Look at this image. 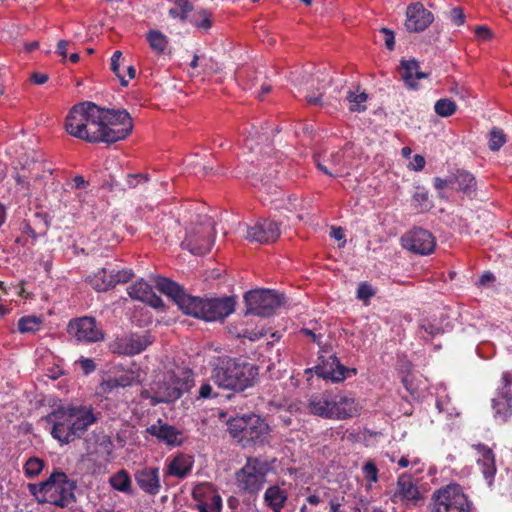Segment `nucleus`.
Instances as JSON below:
<instances>
[{"label": "nucleus", "mask_w": 512, "mask_h": 512, "mask_svg": "<svg viewBox=\"0 0 512 512\" xmlns=\"http://www.w3.org/2000/svg\"><path fill=\"white\" fill-rule=\"evenodd\" d=\"M157 289L167 295L186 315L205 321L223 320L235 311L234 296L201 298L188 294L183 286L166 277L156 279Z\"/></svg>", "instance_id": "nucleus-1"}, {"label": "nucleus", "mask_w": 512, "mask_h": 512, "mask_svg": "<svg viewBox=\"0 0 512 512\" xmlns=\"http://www.w3.org/2000/svg\"><path fill=\"white\" fill-rule=\"evenodd\" d=\"M99 413L92 405H60L46 416L51 425L50 434L61 445L81 439L89 428L98 421Z\"/></svg>", "instance_id": "nucleus-2"}, {"label": "nucleus", "mask_w": 512, "mask_h": 512, "mask_svg": "<svg viewBox=\"0 0 512 512\" xmlns=\"http://www.w3.org/2000/svg\"><path fill=\"white\" fill-rule=\"evenodd\" d=\"M102 113V107L93 102L78 103L70 109L65 129L71 136L89 143H107Z\"/></svg>", "instance_id": "nucleus-3"}, {"label": "nucleus", "mask_w": 512, "mask_h": 512, "mask_svg": "<svg viewBox=\"0 0 512 512\" xmlns=\"http://www.w3.org/2000/svg\"><path fill=\"white\" fill-rule=\"evenodd\" d=\"M259 367L241 359L223 357L212 370L211 379L220 388L244 391L257 383Z\"/></svg>", "instance_id": "nucleus-4"}, {"label": "nucleus", "mask_w": 512, "mask_h": 512, "mask_svg": "<svg viewBox=\"0 0 512 512\" xmlns=\"http://www.w3.org/2000/svg\"><path fill=\"white\" fill-rule=\"evenodd\" d=\"M28 487L38 503H49L65 508L76 501V483L62 471H55L47 480L39 484H29Z\"/></svg>", "instance_id": "nucleus-5"}, {"label": "nucleus", "mask_w": 512, "mask_h": 512, "mask_svg": "<svg viewBox=\"0 0 512 512\" xmlns=\"http://www.w3.org/2000/svg\"><path fill=\"white\" fill-rule=\"evenodd\" d=\"M227 430L243 447L263 444L269 433V426L260 416L249 414L236 416L227 421Z\"/></svg>", "instance_id": "nucleus-6"}, {"label": "nucleus", "mask_w": 512, "mask_h": 512, "mask_svg": "<svg viewBox=\"0 0 512 512\" xmlns=\"http://www.w3.org/2000/svg\"><path fill=\"white\" fill-rule=\"evenodd\" d=\"M472 502L458 483L436 489L431 495L430 512H471Z\"/></svg>", "instance_id": "nucleus-7"}, {"label": "nucleus", "mask_w": 512, "mask_h": 512, "mask_svg": "<svg viewBox=\"0 0 512 512\" xmlns=\"http://www.w3.org/2000/svg\"><path fill=\"white\" fill-rule=\"evenodd\" d=\"M214 221L207 215H198L196 223L187 230L181 246L192 254L202 256L214 242Z\"/></svg>", "instance_id": "nucleus-8"}, {"label": "nucleus", "mask_w": 512, "mask_h": 512, "mask_svg": "<svg viewBox=\"0 0 512 512\" xmlns=\"http://www.w3.org/2000/svg\"><path fill=\"white\" fill-rule=\"evenodd\" d=\"M285 297L274 290L256 289L245 293L244 302L246 309L244 316L255 315L269 317L277 308L284 304Z\"/></svg>", "instance_id": "nucleus-9"}, {"label": "nucleus", "mask_w": 512, "mask_h": 512, "mask_svg": "<svg viewBox=\"0 0 512 512\" xmlns=\"http://www.w3.org/2000/svg\"><path fill=\"white\" fill-rule=\"evenodd\" d=\"M270 465L266 460L249 457L245 465L236 472L238 487L246 493L257 494L264 486Z\"/></svg>", "instance_id": "nucleus-10"}, {"label": "nucleus", "mask_w": 512, "mask_h": 512, "mask_svg": "<svg viewBox=\"0 0 512 512\" xmlns=\"http://www.w3.org/2000/svg\"><path fill=\"white\" fill-rule=\"evenodd\" d=\"M103 123L106 130L107 144L125 139L133 129L130 114L125 109L102 107Z\"/></svg>", "instance_id": "nucleus-11"}, {"label": "nucleus", "mask_w": 512, "mask_h": 512, "mask_svg": "<svg viewBox=\"0 0 512 512\" xmlns=\"http://www.w3.org/2000/svg\"><path fill=\"white\" fill-rule=\"evenodd\" d=\"M423 500L424 497L414 481L413 476L407 472L398 475L391 501L396 504L401 503L407 507H416L420 505Z\"/></svg>", "instance_id": "nucleus-12"}, {"label": "nucleus", "mask_w": 512, "mask_h": 512, "mask_svg": "<svg viewBox=\"0 0 512 512\" xmlns=\"http://www.w3.org/2000/svg\"><path fill=\"white\" fill-rule=\"evenodd\" d=\"M313 370L319 377L334 383L342 382L356 374V369L344 366L336 354H320L319 362L313 367Z\"/></svg>", "instance_id": "nucleus-13"}, {"label": "nucleus", "mask_w": 512, "mask_h": 512, "mask_svg": "<svg viewBox=\"0 0 512 512\" xmlns=\"http://www.w3.org/2000/svg\"><path fill=\"white\" fill-rule=\"evenodd\" d=\"M67 331L77 341L89 343L102 341L105 336L102 327L97 323L96 319L89 316L71 320Z\"/></svg>", "instance_id": "nucleus-14"}, {"label": "nucleus", "mask_w": 512, "mask_h": 512, "mask_svg": "<svg viewBox=\"0 0 512 512\" xmlns=\"http://www.w3.org/2000/svg\"><path fill=\"white\" fill-rule=\"evenodd\" d=\"M185 376V381L180 385L178 378L171 377L168 381L157 384L154 395L150 396L151 405L155 406L160 403L175 402L188 389L189 382L192 381V372L189 370Z\"/></svg>", "instance_id": "nucleus-15"}, {"label": "nucleus", "mask_w": 512, "mask_h": 512, "mask_svg": "<svg viewBox=\"0 0 512 512\" xmlns=\"http://www.w3.org/2000/svg\"><path fill=\"white\" fill-rule=\"evenodd\" d=\"M401 244L415 254L428 255L434 251L436 242L428 230L415 227L401 237Z\"/></svg>", "instance_id": "nucleus-16"}, {"label": "nucleus", "mask_w": 512, "mask_h": 512, "mask_svg": "<svg viewBox=\"0 0 512 512\" xmlns=\"http://www.w3.org/2000/svg\"><path fill=\"white\" fill-rule=\"evenodd\" d=\"M195 507L199 512H221L222 498L211 484H200L193 489Z\"/></svg>", "instance_id": "nucleus-17"}, {"label": "nucleus", "mask_w": 512, "mask_h": 512, "mask_svg": "<svg viewBox=\"0 0 512 512\" xmlns=\"http://www.w3.org/2000/svg\"><path fill=\"white\" fill-rule=\"evenodd\" d=\"M495 418L506 422L512 415V374L502 375V387L499 388L498 398L493 399Z\"/></svg>", "instance_id": "nucleus-18"}, {"label": "nucleus", "mask_w": 512, "mask_h": 512, "mask_svg": "<svg viewBox=\"0 0 512 512\" xmlns=\"http://www.w3.org/2000/svg\"><path fill=\"white\" fill-rule=\"evenodd\" d=\"M334 392L325 390L308 396L306 410L310 415L333 420Z\"/></svg>", "instance_id": "nucleus-19"}, {"label": "nucleus", "mask_w": 512, "mask_h": 512, "mask_svg": "<svg viewBox=\"0 0 512 512\" xmlns=\"http://www.w3.org/2000/svg\"><path fill=\"white\" fill-rule=\"evenodd\" d=\"M433 20V14L426 10L421 2L412 3L406 9L405 27L409 32L424 31Z\"/></svg>", "instance_id": "nucleus-20"}, {"label": "nucleus", "mask_w": 512, "mask_h": 512, "mask_svg": "<svg viewBox=\"0 0 512 512\" xmlns=\"http://www.w3.org/2000/svg\"><path fill=\"white\" fill-rule=\"evenodd\" d=\"M333 420H346L360 415L362 406L351 393H334Z\"/></svg>", "instance_id": "nucleus-21"}, {"label": "nucleus", "mask_w": 512, "mask_h": 512, "mask_svg": "<svg viewBox=\"0 0 512 512\" xmlns=\"http://www.w3.org/2000/svg\"><path fill=\"white\" fill-rule=\"evenodd\" d=\"M134 479L138 487L148 495L155 496L161 490L158 467L145 466L137 469L134 473Z\"/></svg>", "instance_id": "nucleus-22"}, {"label": "nucleus", "mask_w": 512, "mask_h": 512, "mask_svg": "<svg viewBox=\"0 0 512 512\" xmlns=\"http://www.w3.org/2000/svg\"><path fill=\"white\" fill-rule=\"evenodd\" d=\"M153 342L150 334H130L117 338L110 346L111 352H142Z\"/></svg>", "instance_id": "nucleus-23"}, {"label": "nucleus", "mask_w": 512, "mask_h": 512, "mask_svg": "<svg viewBox=\"0 0 512 512\" xmlns=\"http://www.w3.org/2000/svg\"><path fill=\"white\" fill-rule=\"evenodd\" d=\"M280 236L279 223L272 220H262L247 231V238L261 244L276 241Z\"/></svg>", "instance_id": "nucleus-24"}, {"label": "nucleus", "mask_w": 512, "mask_h": 512, "mask_svg": "<svg viewBox=\"0 0 512 512\" xmlns=\"http://www.w3.org/2000/svg\"><path fill=\"white\" fill-rule=\"evenodd\" d=\"M472 448L478 454L477 464L480 466L485 479L491 484L497 471L493 450L483 443L473 444Z\"/></svg>", "instance_id": "nucleus-25"}, {"label": "nucleus", "mask_w": 512, "mask_h": 512, "mask_svg": "<svg viewBox=\"0 0 512 512\" xmlns=\"http://www.w3.org/2000/svg\"><path fill=\"white\" fill-rule=\"evenodd\" d=\"M146 431L169 446H180L182 444V432L172 425L162 423L161 420H158V424L149 426Z\"/></svg>", "instance_id": "nucleus-26"}, {"label": "nucleus", "mask_w": 512, "mask_h": 512, "mask_svg": "<svg viewBox=\"0 0 512 512\" xmlns=\"http://www.w3.org/2000/svg\"><path fill=\"white\" fill-rule=\"evenodd\" d=\"M399 72L401 79L409 89L418 88V83L415 79H425L430 75V72L420 71L419 62L416 59H402L400 61Z\"/></svg>", "instance_id": "nucleus-27"}, {"label": "nucleus", "mask_w": 512, "mask_h": 512, "mask_svg": "<svg viewBox=\"0 0 512 512\" xmlns=\"http://www.w3.org/2000/svg\"><path fill=\"white\" fill-rule=\"evenodd\" d=\"M263 500L272 512H282L288 500V491L279 485H271L265 490Z\"/></svg>", "instance_id": "nucleus-28"}, {"label": "nucleus", "mask_w": 512, "mask_h": 512, "mask_svg": "<svg viewBox=\"0 0 512 512\" xmlns=\"http://www.w3.org/2000/svg\"><path fill=\"white\" fill-rule=\"evenodd\" d=\"M192 469V462L188 457L180 454L173 458L167 467V475L178 478L186 477Z\"/></svg>", "instance_id": "nucleus-29"}, {"label": "nucleus", "mask_w": 512, "mask_h": 512, "mask_svg": "<svg viewBox=\"0 0 512 512\" xmlns=\"http://www.w3.org/2000/svg\"><path fill=\"white\" fill-rule=\"evenodd\" d=\"M270 141L267 127H261L260 129L256 126H252L248 131V135L244 139V145L251 152L255 151L257 146L260 144L268 143Z\"/></svg>", "instance_id": "nucleus-30"}, {"label": "nucleus", "mask_w": 512, "mask_h": 512, "mask_svg": "<svg viewBox=\"0 0 512 512\" xmlns=\"http://www.w3.org/2000/svg\"><path fill=\"white\" fill-rule=\"evenodd\" d=\"M109 483L114 490L127 495H133L132 480L125 469H121L113 474L109 479Z\"/></svg>", "instance_id": "nucleus-31"}, {"label": "nucleus", "mask_w": 512, "mask_h": 512, "mask_svg": "<svg viewBox=\"0 0 512 512\" xmlns=\"http://www.w3.org/2000/svg\"><path fill=\"white\" fill-rule=\"evenodd\" d=\"M453 182L457 183L459 189L462 190L469 197L474 194L476 191V179L475 177L466 170L458 169L455 174H453Z\"/></svg>", "instance_id": "nucleus-32"}, {"label": "nucleus", "mask_w": 512, "mask_h": 512, "mask_svg": "<svg viewBox=\"0 0 512 512\" xmlns=\"http://www.w3.org/2000/svg\"><path fill=\"white\" fill-rule=\"evenodd\" d=\"M146 39L151 49L157 54H164L168 48V38L159 30H150L146 34Z\"/></svg>", "instance_id": "nucleus-33"}, {"label": "nucleus", "mask_w": 512, "mask_h": 512, "mask_svg": "<svg viewBox=\"0 0 512 512\" xmlns=\"http://www.w3.org/2000/svg\"><path fill=\"white\" fill-rule=\"evenodd\" d=\"M134 378L128 375H121L119 377L108 378L101 384L102 390L105 393H110L118 387H128L133 384Z\"/></svg>", "instance_id": "nucleus-34"}, {"label": "nucleus", "mask_w": 512, "mask_h": 512, "mask_svg": "<svg viewBox=\"0 0 512 512\" xmlns=\"http://www.w3.org/2000/svg\"><path fill=\"white\" fill-rule=\"evenodd\" d=\"M109 280H115V278H113V270L108 268H102L89 279L90 284L97 291H107L109 288H100V286L104 285Z\"/></svg>", "instance_id": "nucleus-35"}, {"label": "nucleus", "mask_w": 512, "mask_h": 512, "mask_svg": "<svg viewBox=\"0 0 512 512\" xmlns=\"http://www.w3.org/2000/svg\"><path fill=\"white\" fill-rule=\"evenodd\" d=\"M42 319L37 316H24L18 321V330L21 333L35 332L40 329Z\"/></svg>", "instance_id": "nucleus-36"}, {"label": "nucleus", "mask_w": 512, "mask_h": 512, "mask_svg": "<svg viewBox=\"0 0 512 512\" xmlns=\"http://www.w3.org/2000/svg\"><path fill=\"white\" fill-rule=\"evenodd\" d=\"M153 288L144 281H139L128 288V294L131 298L144 302Z\"/></svg>", "instance_id": "nucleus-37"}, {"label": "nucleus", "mask_w": 512, "mask_h": 512, "mask_svg": "<svg viewBox=\"0 0 512 512\" xmlns=\"http://www.w3.org/2000/svg\"><path fill=\"white\" fill-rule=\"evenodd\" d=\"M251 184L258 188L260 192L267 195H276L278 193V187L275 183L270 180H265L259 177L257 174L251 176Z\"/></svg>", "instance_id": "nucleus-38"}, {"label": "nucleus", "mask_w": 512, "mask_h": 512, "mask_svg": "<svg viewBox=\"0 0 512 512\" xmlns=\"http://www.w3.org/2000/svg\"><path fill=\"white\" fill-rule=\"evenodd\" d=\"M435 112L441 117H449L456 112L457 106L454 101L443 98L439 99L434 106Z\"/></svg>", "instance_id": "nucleus-39"}, {"label": "nucleus", "mask_w": 512, "mask_h": 512, "mask_svg": "<svg viewBox=\"0 0 512 512\" xmlns=\"http://www.w3.org/2000/svg\"><path fill=\"white\" fill-rule=\"evenodd\" d=\"M44 461L37 457L29 458L24 465V472L27 478L38 476L44 468Z\"/></svg>", "instance_id": "nucleus-40"}, {"label": "nucleus", "mask_w": 512, "mask_h": 512, "mask_svg": "<svg viewBox=\"0 0 512 512\" xmlns=\"http://www.w3.org/2000/svg\"><path fill=\"white\" fill-rule=\"evenodd\" d=\"M368 96L365 92L356 94L353 91L347 93L346 99L351 103L350 110L355 112H362L366 110V106H361L367 100Z\"/></svg>", "instance_id": "nucleus-41"}, {"label": "nucleus", "mask_w": 512, "mask_h": 512, "mask_svg": "<svg viewBox=\"0 0 512 512\" xmlns=\"http://www.w3.org/2000/svg\"><path fill=\"white\" fill-rule=\"evenodd\" d=\"M113 270V278L115 280H109L104 285L100 286V288H113L119 283H126L128 282L132 277L133 273L131 271L127 270Z\"/></svg>", "instance_id": "nucleus-42"}, {"label": "nucleus", "mask_w": 512, "mask_h": 512, "mask_svg": "<svg viewBox=\"0 0 512 512\" xmlns=\"http://www.w3.org/2000/svg\"><path fill=\"white\" fill-rule=\"evenodd\" d=\"M506 142V136L501 129L493 128L490 131L489 148L498 151Z\"/></svg>", "instance_id": "nucleus-43"}, {"label": "nucleus", "mask_w": 512, "mask_h": 512, "mask_svg": "<svg viewBox=\"0 0 512 512\" xmlns=\"http://www.w3.org/2000/svg\"><path fill=\"white\" fill-rule=\"evenodd\" d=\"M211 14L207 10H200L191 18V22L200 28L209 29L211 27Z\"/></svg>", "instance_id": "nucleus-44"}, {"label": "nucleus", "mask_w": 512, "mask_h": 512, "mask_svg": "<svg viewBox=\"0 0 512 512\" xmlns=\"http://www.w3.org/2000/svg\"><path fill=\"white\" fill-rule=\"evenodd\" d=\"M322 327H317L316 325L311 328H303L301 329V333L305 334L312 342L318 344L320 348L323 347L324 342V333L321 332Z\"/></svg>", "instance_id": "nucleus-45"}, {"label": "nucleus", "mask_w": 512, "mask_h": 512, "mask_svg": "<svg viewBox=\"0 0 512 512\" xmlns=\"http://www.w3.org/2000/svg\"><path fill=\"white\" fill-rule=\"evenodd\" d=\"M378 472L376 464L371 460L367 461L362 467L363 476L370 485L378 481Z\"/></svg>", "instance_id": "nucleus-46"}, {"label": "nucleus", "mask_w": 512, "mask_h": 512, "mask_svg": "<svg viewBox=\"0 0 512 512\" xmlns=\"http://www.w3.org/2000/svg\"><path fill=\"white\" fill-rule=\"evenodd\" d=\"M122 57L121 51H115L111 58V70L113 73L119 78L120 84L122 86H127L128 81L120 74L119 72V66H120V59Z\"/></svg>", "instance_id": "nucleus-47"}, {"label": "nucleus", "mask_w": 512, "mask_h": 512, "mask_svg": "<svg viewBox=\"0 0 512 512\" xmlns=\"http://www.w3.org/2000/svg\"><path fill=\"white\" fill-rule=\"evenodd\" d=\"M374 295H375V291L373 290V288L370 284H368L367 282H362L359 284L358 289H357V298L358 299L367 301Z\"/></svg>", "instance_id": "nucleus-48"}, {"label": "nucleus", "mask_w": 512, "mask_h": 512, "mask_svg": "<svg viewBox=\"0 0 512 512\" xmlns=\"http://www.w3.org/2000/svg\"><path fill=\"white\" fill-rule=\"evenodd\" d=\"M175 5L180 10V19L182 21L186 20L188 14L193 10V5L189 0H175Z\"/></svg>", "instance_id": "nucleus-49"}, {"label": "nucleus", "mask_w": 512, "mask_h": 512, "mask_svg": "<svg viewBox=\"0 0 512 512\" xmlns=\"http://www.w3.org/2000/svg\"><path fill=\"white\" fill-rule=\"evenodd\" d=\"M144 302L156 309L164 307L163 300L161 299L160 296L155 294L153 289L150 291V293L147 296V299H145Z\"/></svg>", "instance_id": "nucleus-50"}, {"label": "nucleus", "mask_w": 512, "mask_h": 512, "mask_svg": "<svg viewBox=\"0 0 512 512\" xmlns=\"http://www.w3.org/2000/svg\"><path fill=\"white\" fill-rule=\"evenodd\" d=\"M380 32L385 36L386 48L390 51L394 50L395 47V35L394 32L388 28H381Z\"/></svg>", "instance_id": "nucleus-51"}, {"label": "nucleus", "mask_w": 512, "mask_h": 512, "mask_svg": "<svg viewBox=\"0 0 512 512\" xmlns=\"http://www.w3.org/2000/svg\"><path fill=\"white\" fill-rule=\"evenodd\" d=\"M453 183V175L447 179H442L440 177L434 178V187L439 191V196L442 198L445 196L441 193V191Z\"/></svg>", "instance_id": "nucleus-52"}, {"label": "nucleus", "mask_w": 512, "mask_h": 512, "mask_svg": "<svg viewBox=\"0 0 512 512\" xmlns=\"http://www.w3.org/2000/svg\"><path fill=\"white\" fill-rule=\"evenodd\" d=\"M217 393H213V388L209 383H204L199 389V398L210 399L217 397Z\"/></svg>", "instance_id": "nucleus-53"}, {"label": "nucleus", "mask_w": 512, "mask_h": 512, "mask_svg": "<svg viewBox=\"0 0 512 512\" xmlns=\"http://www.w3.org/2000/svg\"><path fill=\"white\" fill-rule=\"evenodd\" d=\"M344 497H332L329 499V511L328 512H343L342 510V504H343Z\"/></svg>", "instance_id": "nucleus-54"}, {"label": "nucleus", "mask_w": 512, "mask_h": 512, "mask_svg": "<svg viewBox=\"0 0 512 512\" xmlns=\"http://www.w3.org/2000/svg\"><path fill=\"white\" fill-rule=\"evenodd\" d=\"M450 18L456 25H462L465 21V15L461 8H453L450 12Z\"/></svg>", "instance_id": "nucleus-55"}, {"label": "nucleus", "mask_w": 512, "mask_h": 512, "mask_svg": "<svg viewBox=\"0 0 512 512\" xmlns=\"http://www.w3.org/2000/svg\"><path fill=\"white\" fill-rule=\"evenodd\" d=\"M420 328L422 330H424V332L427 333L428 335H430L432 338L435 337L436 335L443 333V331L439 327H437L429 322L422 323L420 325Z\"/></svg>", "instance_id": "nucleus-56"}, {"label": "nucleus", "mask_w": 512, "mask_h": 512, "mask_svg": "<svg viewBox=\"0 0 512 512\" xmlns=\"http://www.w3.org/2000/svg\"><path fill=\"white\" fill-rule=\"evenodd\" d=\"M402 383L410 395L416 396L418 394V387L414 385L411 376L409 377L408 375H404L402 377Z\"/></svg>", "instance_id": "nucleus-57"}, {"label": "nucleus", "mask_w": 512, "mask_h": 512, "mask_svg": "<svg viewBox=\"0 0 512 512\" xmlns=\"http://www.w3.org/2000/svg\"><path fill=\"white\" fill-rule=\"evenodd\" d=\"M139 180H143L144 182L148 181V177L143 174H129L127 175V186L128 188H135Z\"/></svg>", "instance_id": "nucleus-58"}, {"label": "nucleus", "mask_w": 512, "mask_h": 512, "mask_svg": "<svg viewBox=\"0 0 512 512\" xmlns=\"http://www.w3.org/2000/svg\"><path fill=\"white\" fill-rule=\"evenodd\" d=\"M80 364H81V368L83 370V372L85 374H90L92 373L95 368H96V365L94 363V361L92 359H89V358H83L80 360Z\"/></svg>", "instance_id": "nucleus-59"}, {"label": "nucleus", "mask_w": 512, "mask_h": 512, "mask_svg": "<svg viewBox=\"0 0 512 512\" xmlns=\"http://www.w3.org/2000/svg\"><path fill=\"white\" fill-rule=\"evenodd\" d=\"M475 33H476L478 38L483 39V40H488V39H490L492 37L491 30L488 27H486V26H478V27H476Z\"/></svg>", "instance_id": "nucleus-60"}, {"label": "nucleus", "mask_w": 512, "mask_h": 512, "mask_svg": "<svg viewBox=\"0 0 512 512\" xmlns=\"http://www.w3.org/2000/svg\"><path fill=\"white\" fill-rule=\"evenodd\" d=\"M412 368H413V365L411 364V362L408 361L405 356H403L401 358L400 364H399L400 372L406 373V375H408L410 377Z\"/></svg>", "instance_id": "nucleus-61"}, {"label": "nucleus", "mask_w": 512, "mask_h": 512, "mask_svg": "<svg viewBox=\"0 0 512 512\" xmlns=\"http://www.w3.org/2000/svg\"><path fill=\"white\" fill-rule=\"evenodd\" d=\"M411 164L415 171H421L425 166V158L419 154H416L413 157V162Z\"/></svg>", "instance_id": "nucleus-62"}, {"label": "nucleus", "mask_w": 512, "mask_h": 512, "mask_svg": "<svg viewBox=\"0 0 512 512\" xmlns=\"http://www.w3.org/2000/svg\"><path fill=\"white\" fill-rule=\"evenodd\" d=\"M343 161V154L340 152H334L330 155L328 162L331 166L337 167L342 164Z\"/></svg>", "instance_id": "nucleus-63"}, {"label": "nucleus", "mask_w": 512, "mask_h": 512, "mask_svg": "<svg viewBox=\"0 0 512 512\" xmlns=\"http://www.w3.org/2000/svg\"><path fill=\"white\" fill-rule=\"evenodd\" d=\"M306 502L311 506H317L323 502V497L318 492H315L306 498Z\"/></svg>", "instance_id": "nucleus-64"}]
</instances>
